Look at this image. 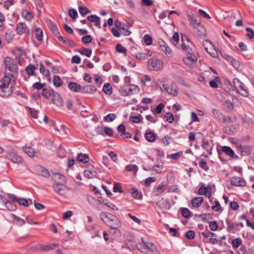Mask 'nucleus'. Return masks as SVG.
<instances>
[{
  "label": "nucleus",
  "instance_id": "obj_34",
  "mask_svg": "<svg viewBox=\"0 0 254 254\" xmlns=\"http://www.w3.org/2000/svg\"><path fill=\"white\" fill-rule=\"evenodd\" d=\"M54 93V92L53 90L47 88H43L42 91V96L47 99H49L51 97H52Z\"/></svg>",
  "mask_w": 254,
  "mask_h": 254
},
{
  "label": "nucleus",
  "instance_id": "obj_15",
  "mask_svg": "<svg viewBox=\"0 0 254 254\" xmlns=\"http://www.w3.org/2000/svg\"><path fill=\"white\" fill-rule=\"evenodd\" d=\"M230 180L231 185L234 186H244L246 184V182L241 177L236 176L232 177L230 178Z\"/></svg>",
  "mask_w": 254,
  "mask_h": 254
},
{
  "label": "nucleus",
  "instance_id": "obj_2",
  "mask_svg": "<svg viewBox=\"0 0 254 254\" xmlns=\"http://www.w3.org/2000/svg\"><path fill=\"white\" fill-rule=\"evenodd\" d=\"M100 217L111 229L119 230L122 226L121 220L116 216L111 213L105 212H101L100 214Z\"/></svg>",
  "mask_w": 254,
  "mask_h": 254
},
{
  "label": "nucleus",
  "instance_id": "obj_42",
  "mask_svg": "<svg viewBox=\"0 0 254 254\" xmlns=\"http://www.w3.org/2000/svg\"><path fill=\"white\" fill-rule=\"evenodd\" d=\"M113 191L114 192H123V190L120 183L118 182H115L114 183Z\"/></svg>",
  "mask_w": 254,
  "mask_h": 254
},
{
  "label": "nucleus",
  "instance_id": "obj_61",
  "mask_svg": "<svg viewBox=\"0 0 254 254\" xmlns=\"http://www.w3.org/2000/svg\"><path fill=\"white\" fill-rule=\"evenodd\" d=\"M5 205L9 210L14 211L16 209V205L13 204L12 202H11L10 201L7 202Z\"/></svg>",
  "mask_w": 254,
  "mask_h": 254
},
{
  "label": "nucleus",
  "instance_id": "obj_44",
  "mask_svg": "<svg viewBox=\"0 0 254 254\" xmlns=\"http://www.w3.org/2000/svg\"><path fill=\"white\" fill-rule=\"evenodd\" d=\"M161 50L168 57H172L173 55L172 51L168 45H166Z\"/></svg>",
  "mask_w": 254,
  "mask_h": 254
},
{
  "label": "nucleus",
  "instance_id": "obj_36",
  "mask_svg": "<svg viewBox=\"0 0 254 254\" xmlns=\"http://www.w3.org/2000/svg\"><path fill=\"white\" fill-rule=\"evenodd\" d=\"M242 240L240 238L234 239L231 242V244L233 249H237L239 246L242 245Z\"/></svg>",
  "mask_w": 254,
  "mask_h": 254
},
{
  "label": "nucleus",
  "instance_id": "obj_14",
  "mask_svg": "<svg viewBox=\"0 0 254 254\" xmlns=\"http://www.w3.org/2000/svg\"><path fill=\"white\" fill-rule=\"evenodd\" d=\"M16 33L18 35H21L25 31L27 32V35H29L30 31L29 29H27V26L25 23L19 22L16 25Z\"/></svg>",
  "mask_w": 254,
  "mask_h": 254
},
{
  "label": "nucleus",
  "instance_id": "obj_13",
  "mask_svg": "<svg viewBox=\"0 0 254 254\" xmlns=\"http://www.w3.org/2000/svg\"><path fill=\"white\" fill-rule=\"evenodd\" d=\"M22 150L30 157H38L40 155L38 150L34 149L30 146H23Z\"/></svg>",
  "mask_w": 254,
  "mask_h": 254
},
{
  "label": "nucleus",
  "instance_id": "obj_29",
  "mask_svg": "<svg viewBox=\"0 0 254 254\" xmlns=\"http://www.w3.org/2000/svg\"><path fill=\"white\" fill-rule=\"evenodd\" d=\"M221 152L232 158L235 156L234 151L231 147L229 146H222L221 148Z\"/></svg>",
  "mask_w": 254,
  "mask_h": 254
},
{
  "label": "nucleus",
  "instance_id": "obj_21",
  "mask_svg": "<svg viewBox=\"0 0 254 254\" xmlns=\"http://www.w3.org/2000/svg\"><path fill=\"white\" fill-rule=\"evenodd\" d=\"M167 185L161 183L158 185L153 190V193L155 196L161 194L166 189Z\"/></svg>",
  "mask_w": 254,
  "mask_h": 254
},
{
  "label": "nucleus",
  "instance_id": "obj_32",
  "mask_svg": "<svg viewBox=\"0 0 254 254\" xmlns=\"http://www.w3.org/2000/svg\"><path fill=\"white\" fill-rule=\"evenodd\" d=\"M203 198L201 196L196 197L191 200V204L193 207L198 208L203 202Z\"/></svg>",
  "mask_w": 254,
  "mask_h": 254
},
{
  "label": "nucleus",
  "instance_id": "obj_20",
  "mask_svg": "<svg viewBox=\"0 0 254 254\" xmlns=\"http://www.w3.org/2000/svg\"><path fill=\"white\" fill-rule=\"evenodd\" d=\"M152 55V53L149 51H144L142 52L137 53L135 54V56L136 59L142 61L150 57Z\"/></svg>",
  "mask_w": 254,
  "mask_h": 254
},
{
  "label": "nucleus",
  "instance_id": "obj_12",
  "mask_svg": "<svg viewBox=\"0 0 254 254\" xmlns=\"http://www.w3.org/2000/svg\"><path fill=\"white\" fill-rule=\"evenodd\" d=\"M226 222L227 224V230L228 232H232L235 230H239L240 229L239 227H240L241 228L244 227V224L242 222L234 223L233 222L229 220H226Z\"/></svg>",
  "mask_w": 254,
  "mask_h": 254
},
{
  "label": "nucleus",
  "instance_id": "obj_24",
  "mask_svg": "<svg viewBox=\"0 0 254 254\" xmlns=\"http://www.w3.org/2000/svg\"><path fill=\"white\" fill-rule=\"evenodd\" d=\"M68 88L74 92H81V86L74 82H70L68 85Z\"/></svg>",
  "mask_w": 254,
  "mask_h": 254
},
{
  "label": "nucleus",
  "instance_id": "obj_59",
  "mask_svg": "<svg viewBox=\"0 0 254 254\" xmlns=\"http://www.w3.org/2000/svg\"><path fill=\"white\" fill-rule=\"evenodd\" d=\"M16 202H17L19 204V205L25 207H28L29 206V203L28 200L25 198H18Z\"/></svg>",
  "mask_w": 254,
  "mask_h": 254
},
{
  "label": "nucleus",
  "instance_id": "obj_43",
  "mask_svg": "<svg viewBox=\"0 0 254 254\" xmlns=\"http://www.w3.org/2000/svg\"><path fill=\"white\" fill-rule=\"evenodd\" d=\"M35 4L36 6V9L38 11V15H41V8L43 6V2L41 0H34Z\"/></svg>",
  "mask_w": 254,
  "mask_h": 254
},
{
  "label": "nucleus",
  "instance_id": "obj_7",
  "mask_svg": "<svg viewBox=\"0 0 254 254\" xmlns=\"http://www.w3.org/2000/svg\"><path fill=\"white\" fill-rule=\"evenodd\" d=\"M163 66V62L157 59L151 58L148 61L147 68L149 70L158 71Z\"/></svg>",
  "mask_w": 254,
  "mask_h": 254
},
{
  "label": "nucleus",
  "instance_id": "obj_40",
  "mask_svg": "<svg viewBox=\"0 0 254 254\" xmlns=\"http://www.w3.org/2000/svg\"><path fill=\"white\" fill-rule=\"evenodd\" d=\"M210 202L212 204H214V205H213L211 207V208L213 210L216 212H218L221 210V206L217 200H215L213 202L212 200H210Z\"/></svg>",
  "mask_w": 254,
  "mask_h": 254
},
{
  "label": "nucleus",
  "instance_id": "obj_11",
  "mask_svg": "<svg viewBox=\"0 0 254 254\" xmlns=\"http://www.w3.org/2000/svg\"><path fill=\"white\" fill-rule=\"evenodd\" d=\"M59 246L58 244L51 243L47 245L38 244L34 246V249L40 252H49L54 250Z\"/></svg>",
  "mask_w": 254,
  "mask_h": 254
},
{
  "label": "nucleus",
  "instance_id": "obj_41",
  "mask_svg": "<svg viewBox=\"0 0 254 254\" xmlns=\"http://www.w3.org/2000/svg\"><path fill=\"white\" fill-rule=\"evenodd\" d=\"M35 66L33 64H29L26 67V71L29 76H32L34 75L35 73Z\"/></svg>",
  "mask_w": 254,
  "mask_h": 254
},
{
  "label": "nucleus",
  "instance_id": "obj_46",
  "mask_svg": "<svg viewBox=\"0 0 254 254\" xmlns=\"http://www.w3.org/2000/svg\"><path fill=\"white\" fill-rule=\"evenodd\" d=\"M77 51L82 55L90 57L92 54V50L90 49H84L83 50H78Z\"/></svg>",
  "mask_w": 254,
  "mask_h": 254
},
{
  "label": "nucleus",
  "instance_id": "obj_62",
  "mask_svg": "<svg viewBox=\"0 0 254 254\" xmlns=\"http://www.w3.org/2000/svg\"><path fill=\"white\" fill-rule=\"evenodd\" d=\"M116 118V115L115 114H109L105 117V120L107 122H111L113 121Z\"/></svg>",
  "mask_w": 254,
  "mask_h": 254
},
{
  "label": "nucleus",
  "instance_id": "obj_45",
  "mask_svg": "<svg viewBox=\"0 0 254 254\" xmlns=\"http://www.w3.org/2000/svg\"><path fill=\"white\" fill-rule=\"evenodd\" d=\"M199 166L200 168L202 169L205 171H208L209 167L207 165L206 161L204 159H201L198 162Z\"/></svg>",
  "mask_w": 254,
  "mask_h": 254
},
{
  "label": "nucleus",
  "instance_id": "obj_5",
  "mask_svg": "<svg viewBox=\"0 0 254 254\" xmlns=\"http://www.w3.org/2000/svg\"><path fill=\"white\" fill-rule=\"evenodd\" d=\"M139 90L138 86L134 84L126 85L120 88L119 92L123 96H127L137 93Z\"/></svg>",
  "mask_w": 254,
  "mask_h": 254
},
{
  "label": "nucleus",
  "instance_id": "obj_16",
  "mask_svg": "<svg viewBox=\"0 0 254 254\" xmlns=\"http://www.w3.org/2000/svg\"><path fill=\"white\" fill-rule=\"evenodd\" d=\"M156 204L159 208L164 210H169L171 207L169 202L163 198L159 200Z\"/></svg>",
  "mask_w": 254,
  "mask_h": 254
},
{
  "label": "nucleus",
  "instance_id": "obj_50",
  "mask_svg": "<svg viewBox=\"0 0 254 254\" xmlns=\"http://www.w3.org/2000/svg\"><path fill=\"white\" fill-rule=\"evenodd\" d=\"M165 106L162 103H160L157 105L155 109L152 111L154 115L159 114L161 113L162 110L164 109Z\"/></svg>",
  "mask_w": 254,
  "mask_h": 254
},
{
  "label": "nucleus",
  "instance_id": "obj_55",
  "mask_svg": "<svg viewBox=\"0 0 254 254\" xmlns=\"http://www.w3.org/2000/svg\"><path fill=\"white\" fill-rule=\"evenodd\" d=\"M246 31L247 32L246 36L250 39L254 40V31L249 27L246 28Z\"/></svg>",
  "mask_w": 254,
  "mask_h": 254
},
{
  "label": "nucleus",
  "instance_id": "obj_38",
  "mask_svg": "<svg viewBox=\"0 0 254 254\" xmlns=\"http://www.w3.org/2000/svg\"><path fill=\"white\" fill-rule=\"evenodd\" d=\"M187 43H183L181 45L182 49L186 52H189L191 50V48H190V45H191V42L186 37Z\"/></svg>",
  "mask_w": 254,
  "mask_h": 254
},
{
  "label": "nucleus",
  "instance_id": "obj_56",
  "mask_svg": "<svg viewBox=\"0 0 254 254\" xmlns=\"http://www.w3.org/2000/svg\"><path fill=\"white\" fill-rule=\"evenodd\" d=\"M92 37L91 35H86L81 38L82 42L84 44H88L92 41Z\"/></svg>",
  "mask_w": 254,
  "mask_h": 254
},
{
  "label": "nucleus",
  "instance_id": "obj_37",
  "mask_svg": "<svg viewBox=\"0 0 254 254\" xmlns=\"http://www.w3.org/2000/svg\"><path fill=\"white\" fill-rule=\"evenodd\" d=\"M78 160L82 163H86L89 161V158L87 155L85 154L79 153L77 156Z\"/></svg>",
  "mask_w": 254,
  "mask_h": 254
},
{
  "label": "nucleus",
  "instance_id": "obj_30",
  "mask_svg": "<svg viewBox=\"0 0 254 254\" xmlns=\"http://www.w3.org/2000/svg\"><path fill=\"white\" fill-rule=\"evenodd\" d=\"M202 148L205 150L208 153V155L212 154V147L211 146L210 143L207 140H203L201 145Z\"/></svg>",
  "mask_w": 254,
  "mask_h": 254
},
{
  "label": "nucleus",
  "instance_id": "obj_25",
  "mask_svg": "<svg viewBox=\"0 0 254 254\" xmlns=\"http://www.w3.org/2000/svg\"><path fill=\"white\" fill-rule=\"evenodd\" d=\"M167 92L168 94L174 97L177 96L179 94V91L176 85L175 84H172L170 87H168V90Z\"/></svg>",
  "mask_w": 254,
  "mask_h": 254
},
{
  "label": "nucleus",
  "instance_id": "obj_58",
  "mask_svg": "<svg viewBox=\"0 0 254 254\" xmlns=\"http://www.w3.org/2000/svg\"><path fill=\"white\" fill-rule=\"evenodd\" d=\"M141 116L139 115L138 116H131L129 117V121L134 123H139L140 122V117Z\"/></svg>",
  "mask_w": 254,
  "mask_h": 254
},
{
  "label": "nucleus",
  "instance_id": "obj_18",
  "mask_svg": "<svg viewBox=\"0 0 254 254\" xmlns=\"http://www.w3.org/2000/svg\"><path fill=\"white\" fill-rule=\"evenodd\" d=\"M197 59L195 55L188 52L187 56L183 59V62L187 64H190L193 62H196Z\"/></svg>",
  "mask_w": 254,
  "mask_h": 254
},
{
  "label": "nucleus",
  "instance_id": "obj_10",
  "mask_svg": "<svg viewBox=\"0 0 254 254\" xmlns=\"http://www.w3.org/2000/svg\"><path fill=\"white\" fill-rule=\"evenodd\" d=\"M203 46L205 51L213 58L218 57V53L214 48L213 45L208 40H204L203 42Z\"/></svg>",
  "mask_w": 254,
  "mask_h": 254
},
{
  "label": "nucleus",
  "instance_id": "obj_28",
  "mask_svg": "<svg viewBox=\"0 0 254 254\" xmlns=\"http://www.w3.org/2000/svg\"><path fill=\"white\" fill-rule=\"evenodd\" d=\"M87 19L89 21L95 23V25L100 28L101 24L100 22V18L99 17L97 16L96 15L92 14L87 16Z\"/></svg>",
  "mask_w": 254,
  "mask_h": 254
},
{
  "label": "nucleus",
  "instance_id": "obj_4",
  "mask_svg": "<svg viewBox=\"0 0 254 254\" xmlns=\"http://www.w3.org/2000/svg\"><path fill=\"white\" fill-rule=\"evenodd\" d=\"M53 188L54 191L60 196L64 198H68L69 196V191L72 190L71 188L67 187L65 184L60 183L56 182L53 185Z\"/></svg>",
  "mask_w": 254,
  "mask_h": 254
},
{
  "label": "nucleus",
  "instance_id": "obj_22",
  "mask_svg": "<svg viewBox=\"0 0 254 254\" xmlns=\"http://www.w3.org/2000/svg\"><path fill=\"white\" fill-rule=\"evenodd\" d=\"M53 102L57 106L61 107L63 105V101L60 95L56 92L53 94L52 96Z\"/></svg>",
  "mask_w": 254,
  "mask_h": 254
},
{
  "label": "nucleus",
  "instance_id": "obj_63",
  "mask_svg": "<svg viewBox=\"0 0 254 254\" xmlns=\"http://www.w3.org/2000/svg\"><path fill=\"white\" fill-rule=\"evenodd\" d=\"M116 49L118 52L120 53L125 54L127 53V49L120 44L116 45Z\"/></svg>",
  "mask_w": 254,
  "mask_h": 254
},
{
  "label": "nucleus",
  "instance_id": "obj_64",
  "mask_svg": "<svg viewBox=\"0 0 254 254\" xmlns=\"http://www.w3.org/2000/svg\"><path fill=\"white\" fill-rule=\"evenodd\" d=\"M209 227L211 231H214L218 229L217 223L216 221H213L209 222Z\"/></svg>",
  "mask_w": 254,
  "mask_h": 254
},
{
  "label": "nucleus",
  "instance_id": "obj_54",
  "mask_svg": "<svg viewBox=\"0 0 254 254\" xmlns=\"http://www.w3.org/2000/svg\"><path fill=\"white\" fill-rule=\"evenodd\" d=\"M179 41V35L178 33L176 32L172 36V38L171 39V42L175 46H177V45Z\"/></svg>",
  "mask_w": 254,
  "mask_h": 254
},
{
  "label": "nucleus",
  "instance_id": "obj_47",
  "mask_svg": "<svg viewBox=\"0 0 254 254\" xmlns=\"http://www.w3.org/2000/svg\"><path fill=\"white\" fill-rule=\"evenodd\" d=\"M40 71L44 76L46 77H48L50 75L49 70L46 68L42 64H40Z\"/></svg>",
  "mask_w": 254,
  "mask_h": 254
},
{
  "label": "nucleus",
  "instance_id": "obj_31",
  "mask_svg": "<svg viewBox=\"0 0 254 254\" xmlns=\"http://www.w3.org/2000/svg\"><path fill=\"white\" fill-rule=\"evenodd\" d=\"M22 17L28 21H31L33 18L34 15L32 12L28 11L27 10H22L21 12Z\"/></svg>",
  "mask_w": 254,
  "mask_h": 254
},
{
  "label": "nucleus",
  "instance_id": "obj_51",
  "mask_svg": "<svg viewBox=\"0 0 254 254\" xmlns=\"http://www.w3.org/2000/svg\"><path fill=\"white\" fill-rule=\"evenodd\" d=\"M182 215L186 218H189L191 217L190 212L189 209L187 208H182Z\"/></svg>",
  "mask_w": 254,
  "mask_h": 254
},
{
  "label": "nucleus",
  "instance_id": "obj_26",
  "mask_svg": "<svg viewBox=\"0 0 254 254\" xmlns=\"http://www.w3.org/2000/svg\"><path fill=\"white\" fill-rule=\"evenodd\" d=\"M52 178L55 182H57V181H61L60 183L66 184V177L60 173H53L52 175Z\"/></svg>",
  "mask_w": 254,
  "mask_h": 254
},
{
  "label": "nucleus",
  "instance_id": "obj_23",
  "mask_svg": "<svg viewBox=\"0 0 254 254\" xmlns=\"http://www.w3.org/2000/svg\"><path fill=\"white\" fill-rule=\"evenodd\" d=\"M97 90L95 86L91 85L84 86L83 88L81 87V92L82 93L93 94Z\"/></svg>",
  "mask_w": 254,
  "mask_h": 254
},
{
  "label": "nucleus",
  "instance_id": "obj_52",
  "mask_svg": "<svg viewBox=\"0 0 254 254\" xmlns=\"http://www.w3.org/2000/svg\"><path fill=\"white\" fill-rule=\"evenodd\" d=\"M212 112L214 116L218 119L219 121H221L222 118L223 114L216 109H213Z\"/></svg>",
  "mask_w": 254,
  "mask_h": 254
},
{
  "label": "nucleus",
  "instance_id": "obj_19",
  "mask_svg": "<svg viewBox=\"0 0 254 254\" xmlns=\"http://www.w3.org/2000/svg\"><path fill=\"white\" fill-rule=\"evenodd\" d=\"M144 137L148 142H153L156 139L157 135L150 129H147L145 133Z\"/></svg>",
  "mask_w": 254,
  "mask_h": 254
},
{
  "label": "nucleus",
  "instance_id": "obj_35",
  "mask_svg": "<svg viewBox=\"0 0 254 254\" xmlns=\"http://www.w3.org/2000/svg\"><path fill=\"white\" fill-rule=\"evenodd\" d=\"M112 86L110 83H105L103 87V91L107 95H111L112 94L113 91H112Z\"/></svg>",
  "mask_w": 254,
  "mask_h": 254
},
{
  "label": "nucleus",
  "instance_id": "obj_3",
  "mask_svg": "<svg viewBox=\"0 0 254 254\" xmlns=\"http://www.w3.org/2000/svg\"><path fill=\"white\" fill-rule=\"evenodd\" d=\"M15 83V81L10 79L9 77H3L0 85V96L3 97L9 96L13 92V86Z\"/></svg>",
  "mask_w": 254,
  "mask_h": 254
},
{
  "label": "nucleus",
  "instance_id": "obj_17",
  "mask_svg": "<svg viewBox=\"0 0 254 254\" xmlns=\"http://www.w3.org/2000/svg\"><path fill=\"white\" fill-rule=\"evenodd\" d=\"M211 188L210 185H208L206 187L202 186L198 189V193L200 195H205L208 198H210L211 195Z\"/></svg>",
  "mask_w": 254,
  "mask_h": 254
},
{
  "label": "nucleus",
  "instance_id": "obj_27",
  "mask_svg": "<svg viewBox=\"0 0 254 254\" xmlns=\"http://www.w3.org/2000/svg\"><path fill=\"white\" fill-rule=\"evenodd\" d=\"M196 30L195 32L197 33L198 36L200 38L203 39L206 37V32L204 26L201 24L198 25L196 28H194Z\"/></svg>",
  "mask_w": 254,
  "mask_h": 254
},
{
  "label": "nucleus",
  "instance_id": "obj_33",
  "mask_svg": "<svg viewBox=\"0 0 254 254\" xmlns=\"http://www.w3.org/2000/svg\"><path fill=\"white\" fill-rule=\"evenodd\" d=\"M141 241L142 243H143L144 245L151 252H154L156 251L157 248L156 246L151 242H145L143 240V238H141Z\"/></svg>",
  "mask_w": 254,
  "mask_h": 254
},
{
  "label": "nucleus",
  "instance_id": "obj_53",
  "mask_svg": "<svg viewBox=\"0 0 254 254\" xmlns=\"http://www.w3.org/2000/svg\"><path fill=\"white\" fill-rule=\"evenodd\" d=\"M78 9L80 14L82 16H85L87 13L90 12V10L85 6H79Z\"/></svg>",
  "mask_w": 254,
  "mask_h": 254
},
{
  "label": "nucleus",
  "instance_id": "obj_9",
  "mask_svg": "<svg viewBox=\"0 0 254 254\" xmlns=\"http://www.w3.org/2000/svg\"><path fill=\"white\" fill-rule=\"evenodd\" d=\"M4 158L14 163H20L23 162L22 158L18 155L14 149L12 148L7 153Z\"/></svg>",
  "mask_w": 254,
  "mask_h": 254
},
{
  "label": "nucleus",
  "instance_id": "obj_48",
  "mask_svg": "<svg viewBox=\"0 0 254 254\" xmlns=\"http://www.w3.org/2000/svg\"><path fill=\"white\" fill-rule=\"evenodd\" d=\"M240 250L241 252V253H239L238 254H254V248L249 250L251 253H248L247 252L246 247L244 245L241 246Z\"/></svg>",
  "mask_w": 254,
  "mask_h": 254
},
{
  "label": "nucleus",
  "instance_id": "obj_57",
  "mask_svg": "<svg viewBox=\"0 0 254 254\" xmlns=\"http://www.w3.org/2000/svg\"><path fill=\"white\" fill-rule=\"evenodd\" d=\"M201 235L205 238H210L211 237L216 236L214 233L210 232L208 230H206L204 232H202Z\"/></svg>",
  "mask_w": 254,
  "mask_h": 254
},
{
  "label": "nucleus",
  "instance_id": "obj_60",
  "mask_svg": "<svg viewBox=\"0 0 254 254\" xmlns=\"http://www.w3.org/2000/svg\"><path fill=\"white\" fill-rule=\"evenodd\" d=\"M144 41L145 44L149 46L151 45L152 43V37L148 34H146L144 36Z\"/></svg>",
  "mask_w": 254,
  "mask_h": 254
},
{
  "label": "nucleus",
  "instance_id": "obj_8",
  "mask_svg": "<svg viewBox=\"0 0 254 254\" xmlns=\"http://www.w3.org/2000/svg\"><path fill=\"white\" fill-rule=\"evenodd\" d=\"M232 143L236 145V147L239 149L241 156H249L252 153L253 148L251 145H242L238 141L232 142Z\"/></svg>",
  "mask_w": 254,
  "mask_h": 254
},
{
  "label": "nucleus",
  "instance_id": "obj_49",
  "mask_svg": "<svg viewBox=\"0 0 254 254\" xmlns=\"http://www.w3.org/2000/svg\"><path fill=\"white\" fill-rule=\"evenodd\" d=\"M35 36L38 41H41L43 39V31L40 28L35 29Z\"/></svg>",
  "mask_w": 254,
  "mask_h": 254
},
{
  "label": "nucleus",
  "instance_id": "obj_39",
  "mask_svg": "<svg viewBox=\"0 0 254 254\" xmlns=\"http://www.w3.org/2000/svg\"><path fill=\"white\" fill-rule=\"evenodd\" d=\"M53 84L55 87H59L62 85V79L58 75H54L53 77Z\"/></svg>",
  "mask_w": 254,
  "mask_h": 254
},
{
  "label": "nucleus",
  "instance_id": "obj_6",
  "mask_svg": "<svg viewBox=\"0 0 254 254\" xmlns=\"http://www.w3.org/2000/svg\"><path fill=\"white\" fill-rule=\"evenodd\" d=\"M233 84L237 92L242 96L247 97L249 96V93L244 85L238 78H235L233 79Z\"/></svg>",
  "mask_w": 254,
  "mask_h": 254
},
{
  "label": "nucleus",
  "instance_id": "obj_1",
  "mask_svg": "<svg viewBox=\"0 0 254 254\" xmlns=\"http://www.w3.org/2000/svg\"><path fill=\"white\" fill-rule=\"evenodd\" d=\"M5 67V75L4 77H9L11 80L15 81L18 75V66L14 60L9 57H6L3 60Z\"/></svg>",
  "mask_w": 254,
  "mask_h": 254
}]
</instances>
